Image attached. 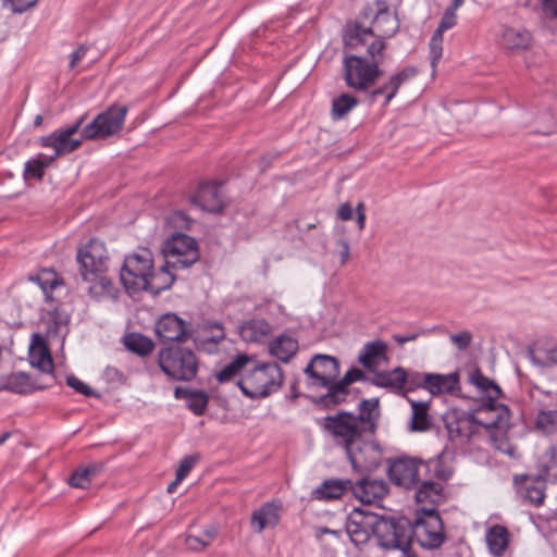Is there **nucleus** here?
Here are the masks:
<instances>
[{
	"instance_id": "f257e3e1",
	"label": "nucleus",
	"mask_w": 557,
	"mask_h": 557,
	"mask_svg": "<svg viewBox=\"0 0 557 557\" xmlns=\"http://www.w3.org/2000/svg\"><path fill=\"white\" fill-rule=\"evenodd\" d=\"M79 274L83 282L88 284V293L95 299L114 298L116 289L106 275L108 269V251L104 244L90 239L82 247L76 256Z\"/></svg>"
},
{
	"instance_id": "f03ea898",
	"label": "nucleus",
	"mask_w": 557,
	"mask_h": 557,
	"mask_svg": "<svg viewBox=\"0 0 557 557\" xmlns=\"http://www.w3.org/2000/svg\"><path fill=\"white\" fill-rule=\"evenodd\" d=\"M399 28V22L388 9L385 1L375 2V13L371 26L366 27L360 23H348L344 32L345 48L352 51H361L368 47V42H380L385 50V39L393 37Z\"/></svg>"
},
{
	"instance_id": "7ed1b4c3",
	"label": "nucleus",
	"mask_w": 557,
	"mask_h": 557,
	"mask_svg": "<svg viewBox=\"0 0 557 557\" xmlns=\"http://www.w3.org/2000/svg\"><path fill=\"white\" fill-rule=\"evenodd\" d=\"M362 49L364 54L346 53L344 55L342 75L348 88L364 94L374 87L382 75L380 65L384 54L380 42H368V47Z\"/></svg>"
},
{
	"instance_id": "20e7f679",
	"label": "nucleus",
	"mask_w": 557,
	"mask_h": 557,
	"mask_svg": "<svg viewBox=\"0 0 557 557\" xmlns=\"http://www.w3.org/2000/svg\"><path fill=\"white\" fill-rule=\"evenodd\" d=\"M321 428L336 447L346 453L362 435H374L371 419L355 418V414L341 411L323 418Z\"/></svg>"
},
{
	"instance_id": "39448f33",
	"label": "nucleus",
	"mask_w": 557,
	"mask_h": 557,
	"mask_svg": "<svg viewBox=\"0 0 557 557\" xmlns=\"http://www.w3.org/2000/svg\"><path fill=\"white\" fill-rule=\"evenodd\" d=\"M283 380L281 367L274 362H267L246 371L237 381V385L246 397L260 399L276 393L282 387Z\"/></svg>"
},
{
	"instance_id": "423d86ee",
	"label": "nucleus",
	"mask_w": 557,
	"mask_h": 557,
	"mask_svg": "<svg viewBox=\"0 0 557 557\" xmlns=\"http://www.w3.org/2000/svg\"><path fill=\"white\" fill-rule=\"evenodd\" d=\"M410 545L417 542L426 549L438 548L446 540L443 521L437 510L422 509L416 512L414 523L409 522Z\"/></svg>"
},
{
	"instance_id": "0eeeda50",
	"label": "nucleus",
	"mask_w": 557,
	"mask_h": 557,
	"mask_svg": "<svg viewBox=\"0 0 557 557\" xmlns=\"http://www.w3.org/2000/svg\"><path fill=\"white\" fill-rule=\"evenodd\" d=\"M373 534L379 545L391 555L410 548L409 520L377 517L373 524Z\"/></svg>"
},
{
	"instance_id": "6e6552de",
	"label": "nucleus",
	"mask_w": 557,
	"mask_h": 557,
	"mask_svg": "<svg viewBox=\"0 0 557 557\" xmlns=\"http://www.w3.org/2000/svg\"><path fill=\"white\" fill-rule=\"evenodd\" d=\"M161 370L176 381H190L195 377L198 362L190 349L171 346L161 349L158 355Z\"/></svg>"
},
{
	"instance_id": "1a4fd4ad",
	"label": "nucleus",
	"mask_w": 557,
	"mask_h": 557,
	"mask_svg": "<svg viewBox=\"0 0 557 557\" xmlns=\"http://www.w3.org/2000/svg\"><path fill=\"white\" fill-rule=\"evenodd\" d=\"M345 455L354 471L372 472L381 466L384 459V449L374 435H362Z\"/></svg>"
},
{
	"instance_id": "9d476101",
	"label": "nucleus",
	"mask_w": 557,
	"mask_h": 557,
	"mask_svg": "<svg viewBox=\"0 0 557 557\" xmlns=\"http://www.w3.org/2000/svg\"><path fill=\"white\" fill-rule=\"evenodd\" d=\"M152 269L153 259L151 251L141 248L125 258L121 271V281L128 292H139L145 288L147 277Z\"/></svg>"
},
{
	"instance_id": "9b49d317",
	"label": "nucleus",
	"mask_w": 557,
	"mask_h": 557,
	"mask_svg": "<svg viewBox=\"0 0 557 557\" xmlns=\"http://www.w3.org/2000/svg\"><path fill=\"white\" fill-rule=\"evenodd\" d=\"M165 263L173 269H184L195 263L199 258L196 240L184 234L175 233L162 247Z\"/></svg>"
},
{
	"instance_id": "f8f14e48",
	"label": "nucleus",
	"mask_w": 557,
	"mask_h": 557,
	"mask_svg": "<svg viewBox=\"0 0 557 557\" xmlns=\"http://www.w3.org/2000/svg\"><path fill=\"white\" fill-rule=\"evenodd\" d=\"M126 106L112 104L83 128V138L103 139L117 134L127 114Z\"/></svg>"
},
{
	"instance_id": "ddd939ff",
	"label": "nucleus",
	"mask_w": 557,
	"mask_h": 557,
	"mask_svg": "<svg viewBox=\"0 0 557 557\" xmlns=\"http://www.w3.org/2000/svg\"><path fill=\"white\" fill-rule=\"evenodd\" d=\"M85 116H81L73 125L57 129L53 133L44 136L39 139V144L44 148L53 149V154L49 156L53 158V161L62 156L69 154L77 150L85 138H83V132L79 137H74L81 129Z\"/></svg>"
},
{
	"instance_id": "4468645a",
	"label": "nucleus",
	"mask_w": 557,
	"mask_h": 557,
	"mask_svg": "<svg viewBox=\"0 0 557 557\" xmlns=\"http://www.w3.org/2000/svg\"><path fill=\"white\" fill-rule=\"evenodd\" d=\"M310 380V385L325 387L331 392L339 374V363L335 357L315 355L304 370Z\"/></svg>"
},
{
	"instance_id": "2eb2a0df",
	"label": "nucleus",
	"mask_w": 557,
	"mask_h": 557,
	"mask_svg": "<svg viewBox=\"0 0 557 557\" xmlns=\"http://www.w3.org/2000/svg\"><path fill=\"white\" fill-rule=\"evenodd\" d=\"M472 414L475 424L485 429L506 430L509 428V409L497 403V399L484 400Z\"/></svg>"
},
{
	"instance_id": "dca6fc26",
	"label": "nucleus",
	"mask_w": 557,
	"mask_h": 557,
	"mask_svg": "<svg viewBox=\"0 0 557 557\" xmlns=\"http://www.w3.org/2000/svg\"><path fill=\"white\" fill-rule=\"evenodd\" d=\"M421 465L422 460L400 457L389 465L388 476L395 485L411 488L419 482L422 475Z\"/></svg>"
},
{
	"instance_id": "f3484780",
	"label": "nucleus",
	"mask_w": 557,
	"mask_h": 557,
	"mask_svg": "<svg viewBox=\"0 0 557 557\" xmlns=\"http://www.w3.org/2000/svg\"><path fill=\"white\" fill-rule=\"evenodd\" d=\"M416 75V71L413 69H404L400 72L393 74L386 83L376 87L370 88L368 92H364L367 96V100L370 104L375 103L380 98H383V107L388 106V103L396 96L399 87L407 82L409 78Z\"/></svg>"
},
{
	"instance_id": "a211bd4d",
	"label": "nucleus",
	"mask_w": 557,
	"mask_h": 557,
	"mask_svg": "<svg viewBox=\"0 0 557 557\" xmlns=\"http://www.w3.org/2000/svg\"><path fill=\"white\" fill-rule=\"evenodd\" d=\"M159 339L166 342H186L190 333L186 322L174 313L163 314L156 324Z\"/></svg>"
},
{
	"instance_id": "6ab92c4d",
	"label": "nucleus",
	"mask_w": 557,
	"mask_h": 557,
	"mask_svg": "<svg viewBox=\"0 0 557 557\" xmlns=\"http://www.w3.org/2000/svg\"><path fill=\"white\" fill-rule=\"evenodd\" d=\"M377 516L363 513L361 511L352 512L346 522V532L355 545H361L369 541L370 533H373V524Z\"/></svg>"
},
{
	"instance_id": "aec40b11",
	"label": "nucleus",
	"mask_w": 557,
	"mask_h": 557,
	"mask_svg": "<svg viewBox=\"0 0 557 557\" xmlns=\"http://www.w3.org/2000/svg\"><path fill=\"white\" fill-rule=\"evenodd\" d=\"M351 493L361 503L370 505L382 500L388 493V486L384 480L362 478L352 483Z\"/></svg>"
},
{
	"instance_id": "412c9836",
	"label": "nucleus",
	"mask_w": 557,
	"mask_h": 557,
	"mask_svg": "<svg viewBox=\"0 0 557 557\" xmlns=\"http://www.w3.org/2000/svg\"><path fill=\"white\" fill-rule=\"evenodd\" d=\"M517 493L520 498L533 506H540L545 498V480L537 476L523 475L521 479L515 476Z\"/></svg>"
},
{
	"instance_id": "4be33fe9",
	"label": "nucleus",
	"mask_w": 557,
	"mask_h": 557,
	"mask_svg": "<svg viewBox=\"0 0 557 557\" xmlns=\"http://www.w3.org/2000/svg\"><path fill=\"white\" fill-rule=\"evenodd\" d=\"M29 362L42 373L50 374V384L53 382V360L45 339L39 334H34L29 347Z\"/></svg>"
},
{
	"instance_id": "5701e85b",
	"label": "nucleus",
	"mask_w": 557,
	"mask_h": 557,
	"mask_svg": "<svg viewBox=\"0 0 557 557\" xmlns=\"http://www.w3.org/2000/svg\"><path fill=\"white\" fill-rule=\"evenodd\" d=\"M193 203L203 211L216 213L223 209L220 186L216 183H203L191 198Z\"/></svg>"
},
{
	"instance_id": "b1692460",
	"label": "nucleus",
	"mask_w": 557,
	"mask_h": 557,
	"mask_svg": "<svg viewBox=\"0 0 557 557\" xmlns=\"http://www.w3.org/2000/svg\"><path fill=\"white\" fill-rule=\"evenodd\" d=\"M363 379V372L360 369L351 368L341 380H336L335 384L323 397L322 401L325 406H335L345 401L348 395V386L356 381Z\"/></svg>"
},
{
	"instance_id": "393cba45",
	"label": "nucleus",
	"mask_w": 557,
	"mask_h": 557,
	"mask_svg": "<svg viewBox=\"0 0 557 557\" xmlns=\"http://www.w3.org/2000/svg\"><path fill=\"white\" fill-rule=\"evenodd\" d=\"M416 500L420 505L417 512L422 509L437 510L436 507L444 500L442 483L424 480L416 492Z\"/></svg>"
},
{
	"instance_id": "a878e982",
	"label": "nucleus",
	"mask_w": 557,
	"mask_h": 557,
	"mask_svg": "<svg viewBox=\"0 0 557 557\" xmlns=\"http://www.w3.org/2000/svg\"><path fill=\"white\" fill-rule=\"evenodd\" d=\"M407 379V371L397 367L391 371H374V376L370 382L377 387L387 388L398 394L404 393Z\"/></svg>"
},
{
	"instance_id": "bb28decb",
	"label": "nucleus",
	"mask_w": 557,
	"mask_h": 557,
	"mask_svg": "<svg viewBox=\"0 0 557 557\" xmlns=\"http://www.w3.org/2000/svg\"><path fill=\"white\" fill-rule=\"evenodd\" d=\"M352 481L349 479L325 480L313 491V496L321 500L338 499L345 493L351 492Z\"/></svg>"
},
{
	"instance_id": "cd10ccee",
	"label": "nucleus",
	"mask_w": 557,
	"mask_h": 557,
	"mask_svg": "<svg viewBox=\"0 0 557 557\" xmlns=\"http://www.w3.org/2000/svg\"><path fill=\"white\" fill-rule=\"evenodd\" d=\"M280 505L274 502L265 503L251 516V525L257 533L267 528H274L280 522Z\"/></svg>"
},
{
	"instance_id": "c85d7f7f",
	"label": "nucleus",
	"mask_w": 557,
	"mask_h": 557,
	"mask_svg": "<svg viewBox=\"0 0 557 557\" xmlns=\"http://www.w3.org/2000/svg\"><path fill=\"white\" fill-rule=\"evenodd\" d=\"M532 362L540 367H548L557 363V343L540 341L528 351Z\"/></svg>"
},
{
	"instance_id": "c756f323",
	"label": "nucleus",
	"mask_w": 557,
	"mask_h": 557,
	"mask_svg": "<svg viewBox=\"0 0 557 557\" xmlns=\"http://www.w3.org/2000/svg\"><path fill=\"white\" fill-rule=\"evenodd\" d=\"M499 42L507 51L520 52L530 46L531 34L525 29L504 27Z\"/></svg>"
},
{
	"instance_id": "7c9ffc66",
	"label": "nucleus",
	"mask_w": 557,
	"mask_h": 557,
	"mask_svg": "<svg viewBox=\"0 0 557 557\" xmlns=\"http://www.w3.org/2000/svg\"><path fill=\"white\" fill-rule=\"evenodd\" d=\"M170 269L173 268L166 263L158 271H153L152 269L147 277V283L143 290H147L153 295H159L161 292L169 289L175 281V276Z\"/></svg>"
},
{
	"instance_id": "2f4dec72",
	"label": "nucleus",
	"mask_w": 557,
	"mask_h": 557,
	"mask_svg": "<svg viewBox=\"0 0 557 557\" xmlns=\"http://www.w3.org/2000/svg\"><path fill=\"white\" fill-rule=\"evenodd\" d=\"M425 389L432 395L454 392L459 384L457 373L435 374L430 373L425 377Z\"/></svg>"
},
{
	"instance_id": "473e14b6",
	"label": "nucleus",
	"mask_w": 557,
	"mask_h": 557,
	"mask_svg": "<svg viewBox=\"0 0 557 557\" xmlns=\"http://www.w3.org/2000/svg\"><path fill=\"white\" fill-rule=\"evenodd\" d=\"M271 331V325L264 319H252L239 327V335L245 342L258 343L264 341Z\"/></svg>"
},
{
	"instance_id": "72a5a7b5",
	"label": "nucleus",
	"mask_w": 557,
	"mask_h": 557,
	"mask_svg": "<svg viewBox=\"0 0 557 557\" xmlns=\"http://www.w3.org/2000/svg\"><path fill=\"white\" fill-rule=\"evenodd\" d=\"M475 426L472 413L454 417L446 421L450 438H469L475 432Z\"/></svg>"
},
{
	"instance_id": "f704fd0d",
	"label": "nucleus",
	"mask_w": 557,
	"mask_h": 557,
	"mask_svg": "<svg viewBox=\"0 0 557 557\" xmlns=\"http://www.w3.org/2000/svg\"><path fill=\"white\" fill-rule=\"evenodd\" d=\"M387 345L382 341L367 343L358 360L368 370L375 371L376 361L386 359Z\"/></svg>"
},
{
	"instance_id": "c9c22d12",
	"label": "nucleus",
	"mask_w": 557,
	"mask_h": 557,
	"mask_svg": "<svg viewBox=\"0 0 557 557\" xmlns=\"http://www.w3.org/2000/svg\"><path fill=\"white\" fill-rule=\"evenodd\" d=\"M486 544L494 556H503L509 544L508 530L499 524L491 527L486 532Z\"/></svg>"
},
{
	"instance_id": "e433bc0d",
	"label": "nucleus",
	"mask_w": 557,
	"mask_h": 557,
	"mask_svg": "<svg viewBox=\"0 0 557 557\" xmlns=\"http://www.w3.org/2000/svg\"><path fill=\"white\" fill-rule=\"evenodd\" d=\"M298 351V342L286 335L276 337L271 346L270 352L282 362H288Z\"/></svg>"
},
{
	"instance_id": "4c0bfd02",
	"label": "nucleus",
	"mask_w": 557,
	"mask_h": 557,
	"mask_svg": "<svg viewBox=\"0 0 557 557\" xmlns=\"http://www.w3.org/2000/svg\"><path fill=\"white\" fill-rule=\"evenodd\" d=\"M412 408L410 430L416 432H424L431 426V416L429 414V403L410 400Z\"/></svg>"
},
{
	"instance_id": "58836bf2",
	"label": "nucleus",
	"mask_w": 557,
	"mask_h": 557,
	"mask_svg": "<svg viewBox=\"0 0 557 557\" xmlns=\"http://www.w3.org/2000/svg\"><path fill=\"white\" fill-rule=\"evenodd\" d=\"M421 466L425 474L430 476L429 480L436 478L441 481H447L453 474V469L443 454L428 461H422Z\"/></svg>"
},
{
	"instance_id": "ea45409f",
	"label": "nucleus",
	"mask_w": 557,
	"mask_h": 557,
	"mask_svg": "<svg viewBox=\"0 0 557 557\" xmlns=\"http://www.w3.org/2000/svg\"><path fill=\"white\" fill-rule=\"evenodd\" d=\"M50 383L45 385H37L32 381L30 376L24 372L12 374L7 382V388L17 394H28L35 389H42L49 386Z\"/></svg>"
},
{
	"instance_id": "a19ab883",
	"label": "nucleus",
	"mask_w": 557,
	"mask_h": 557,
	"mask_svg": "<svg viewBox=\"0 0 557 557\" xmlns=\"http://www.w3.org/2000/svg\"><path fill=\"white\" fill-rule=\"evenodd\" d=\"M53 162V158L46 154H38L37 158L28 160L25 163L23 177L24 180L35 178L41 181L45 174V170L50 166Z\"/></svg>"
},
{
	"instance_id": "79ce46f5",
	"label": "nucleus",
	"mask_w": 557,
	"mask_h": 557,
	"mask_svg": "<svg viewBox=\"0 0 557 557\" xmlns=\"http://www.w3.org/2000/svg\"><path fill=\"white\" fill-rule=\"evenodd\" d=\"M359 103V100L348 94L344 92L332 100L331 115L333 120L344 119L352 109Z\"/></svg>"
},
{
	"instance_id": "37998d69",
	"label": "nucleus",
	"mask_w": 557,
	"mask_h": 557,
	"mask_svg": "<svg viewBox=\"0 0 557 557\" xmlns=\"http://www.w3.org/2000/svg\"><path fill=\"white\" fill-rule=\"evenodd\" d=\"M469 381L481 392L486 394L485 400L498 399L502 395L500 387L495 382L484 376L480 371L471 373Z\"/></svg>"
},
{
	"instance_id": "c03bdc74",
	"label": "nucleus",
	"mask_w": 557,
	"mask_h": 557,
	"mask_svg": "<svg viewBox=\"0 0 557 557\" xmlns=\"http://www.w3.org/2000/svg\"><path fill=\"white\" fill-rule=\"evenodd\" d=\"M125 347L139 356H147L153 350V343L148 337L139 333H131L124 338Z\"/></svg>"
},
{
	"instance_id": "a18cd8bd",
	"label": "nucleus",
	"mask_w": 557,
	"mask_h": 557,
	"mask_svg": "<svg viewBox=\"0 0 557 557\" xmlns=\"http://www.w3.org/2000/svg\"><path fill=\"white\" fill-rule=\"evenodd\" d=\"M181 393L188 399L189 409L197 416H201L208 405L209 398L206 393L201 391L188 392L181 387H176L175 396L180 397Z\"/></svg>"
},
{
	"instance_id": "49530a36",
	"label": "nucleus",
	"mask_w": 557,
	"mask_h": 557,
	"mask_svg": "<svg viewBox=\"0 0 557 557\" xmlns=\"http://www.w3.org/2000/svg\"><path fill=\"white\" fill-rule=\"evenodd\" d=\"M249 362V357L247 355H239L228 364L223 367V369L218 372L216 379L219 382H227L235 377L243 368Z\"/></svg>"
},
{
	"instance_id": "de8ad7c7",
	"label": "nucleus",
	"mask_w": 557,
	"mask_h": 557,
	"mask_svg": "<svg viewBox=\"0 0 557 557\" xmlns=\"http://www.w3.org/2000/svg\"><path fill=\"white\" fill-rule=\"evenodd\" d=\"M535 428L546 434L557 432V409L541 410L535 419Z\"/></svg>"
},
{
	"instance_id": "09e8293b",
	"label": "nucleus",
	"mask_w": 557,
	"mask_h": 557,
	"mask_svg": "<svg viewBox=\"0 0 557 557\" xmlns=\"http://www.w3.org/2000/svg\"><path fill=\"white\" fill-rule=\"evenodd\" d=\"M215 535L216 529L210 527L203 531V536H186L185 544L188 549L194 552H200L205 549L214 540Z\"/></svg>"
},
{
	"instance_id": "8fccbe9b",
	"label": "nucleus",
	"mask_w": 557,
	"mask_h": 557,
	"mask_svg": "<svg viewBox=\"0 0 557 557\" xmlns=\"http://www.w3.org/2000/svg\"><path fill=\"white\" fill-rule=\"evenodd\" d=\"M377 407H379V399H376V398L363 399L359 406L360 412H359V414H355V418H362L363 420L371 419V421L374 423V432H375L376 428H377V419H379Z\"/></svg>"
},
{
	"instance_id": "3c124183",
	"label": "nucleus",
	"mask_w": 557,
	"mask_h": 557,
	"mask_svg": "<svg viewBox=\"0 0 557 557\" xmlns=\"http://www.w3.org/2000/svg\"><path fill=\"white\" fill-rule=\"evenodd\" d=\"M430 55L431 64L436 66L443 54V36L440 33H434L430 40Z\"/></svg>"
},
{
	"instance_id": "603ef678",
	"label": "nucleus",
	"mask_w": 557,
	"mask_h": 557,
	"mask_svg": "<svg viewBox=\"0 0 557 557\" xmlns=\"http://www.w3.org/2000/svg\"><path fill=\"white\" fill-rule=\"evenodd\" d=\"M544 467L547 475L557 480V446H552L545 451Z\"/></svg>"
},
{
	"instance_id": "864d4df0",
	"label": "nucleus",
	"mask_w": 557,
	"mask_h": 557,
	"mask_svg": "<svg viewBox=\"0 0 557 557\" xmlns=\"http://www.w3.org/2000/svg\"><path fill=\"white\" fill-rule=\"evenodd\" d=\"M91 478L87 474L83 467L78 468L69 479V483L73 487L87 488L90 485Z\"/></svg>"
},
{
	"instance_id": "5fc2aeb1",
	"label": "nucleus",
	"mask_w": 557,
	"mask_h": 557,
	"mask_svg": "<svg viewBox=\"0 0 557 557\" xmlns=\"http://www.w3.org/2000/svg\"><path fill=\"white\" fill-rule=\"evenodd\" d=\"M191 220L183 212L175 211L166 216V224L176 228H189Z\"/></svg>"
},
{
	"instance_id": "6e6d98bb",
	"label": "nucleus",
	"mask_w": 557,
	"mask_h": 557,
	"mask_svg": "<svg viewBox=\"0 0 557 557\" xmlns=\"http://www.w3.org/2000/svg\"><path fill=\"white\" fill-rule=\"evenodd\" d=\"M456 20H457L456 11L448 8L444 12L442 20L440 22V25L434 33H440V35L443 36L444 32L450 29L456 24Z\"/></svg>"
},
{
	"instance_id": "4d7b16f0",
	"label": "nucleus",
	"mask_w": 557,
	"mask_h": 557,
	"mask_svg": "<svg viewBox=\"0 0 557 557\" xmlns=\"http://www.w3.org/2000/svg\"><path fill=\"white\" fill-rule=\"evenodd\" d=\"M450 341L459 350H465L470 346L472 342V335L468 331H462L450 335Z\"/></svg>"
},
{
	"instance_id": "13d9d810",
	"label": "nucleus",
	"mask_w": 557,
	"mask_h": 557,
	"mask_svg": "<svg viewBox=\"0 0 557 557\" xmlns=\"http://www.w3.org/2000/svg\"><path fill=\"white\" fill-rule=\"evenodd\" d=\"M196 462H197L196 457H194V456L185 457L181 461L180 467L176 470L175 476H177V481H183L188 475V473L190 472V470L193 469V467L195 466Z\"/></svg>"
},
{
	"instance_id": "bf43d9fd",
	"label": "nucleus",
	"mask_w": 557,
	"mask_h": 557,
	"mask_svg": "<svg viewBox=\"0 0 557 557\" xmlns=\"http://www.w3.org/2000/svg\"><path fill=\"white\" fill-rule=\"evenodd\" d=\"M66 384L79 394L85 396L94 395L92 389L74 375H69L66 377Z\"/></svg>"
},
{
	"instance_id": "052dcab7",
	"label": "nucleus",
	"mask_w": 557,
	"mask_h": 557,
	"mask_svg": "<svg viewBox=\"0 0 557 557\" xmlns=\"http://www.w3.org/2000/svg\"><path fill=\"white\" fill-rule=\"evenodd\" d=\"M429 373L419 372H407L406 385L412 389L416 387H422L425 389V377Z\"/></svg>"
},
{
	"instance_id": "680f3d73",
	"label": "nucleus",
	"mask_w": 557,
	"mask_h": 557,
	"mask_svg": "<svg viewBox=\"0 0 557 557\" xmlns=\"http://www.w3.org/2000/svg\"><path fill=\"white\" fill-rule=\"evenodd\" d=\"M10 3L12 11L23 13L29 8L34 7L38 0H5Z\"/></svg>"
},
{
	"instance_id": "e2e57ef3",
	"label": "nucleus",
	"mask_w": 557,
	"mask_h": 557,
	"mask_svg": "<svg viewBox=\"0 0 557 557\" xmlns=\"http://www.w3.org/2000/svg\"><path fill=\"white\" fill-rule=\"evenodd\" d=\"M88 51V47L86 45H81L77 50H75L71 54L70 60V69H75L81 60L86 55V52Z\"/></svg>"
},
{
	"instance_id": "0e129e2a",
	"label": "nucleus",
	"mask_w": 557,
	"mask_h": 557,
	"mask_svg": "<svg viewBox=\"0 0 557 557\" xmlns=\"http://www.w3.org/2000/svg\"><path fill=\"white\" fill-rule=\"evenodd\" d=\"M544 13L553 18H557V0H542Z\"/></svg>"
},
{
	"instance_id": "69168bd1",
	"label": "nucleus",
	"mask_w": 557,
	"mask_h": 557,
	"mask_svg": "<svg viewBox=\"0 0 557 557\" xmlns=\"http://www.w3.org/2000/svg\"><path fill=\"white\" fill-rule=\"evenodd\" d=\"M103 463L101 462H92V463H89L88 466L86 467H83L85 469V471L87 472V474L94 479L96 478L97 475H99L102 470H103Z\"/></svg>"
},
{
	"instance_id": "338daca9",
	"label": "nucleus",
	"mask_w": 557,
	"mask_h": 557,
	"mask_svg": "<svg viewBox=\"0 0 557 557\" xmlns=\"http://www.w3.org/2000/svg\"><path fill=\"white\" fill-rule=\"evenodd\" d=\"M337 215L343 221H348L352 218V208L349 203H343L339 206Z\"/></svg>"
},
{
	"instance_id": "774afa93",
	"label": "nucleus",
	"mask_w": 557,
	"mask_h": 557,
	"mask_svg": "<svg viewBox=\"0 0 557 557\" xmlns=\"http://www.w3.org/2000/svg\"><path fill=\"white\" fill-rule=\"evenodd\" d=\"M337 244L341 247V263L345 264L350 255L349 244L345 239H339Z\"/></svg>"
}]
</instances>
